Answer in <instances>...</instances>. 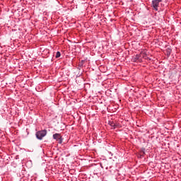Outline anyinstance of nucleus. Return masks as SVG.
Returning a JSON list of instances; mask_svg holds the SVG:
<instances>
[{
  "label": "nucleus",
  "instance_id": "nucleus-1",
  "mask_svg": "<svg viewBox=\"0 0 181 181\" xmlns=\"http://www.w3.org/2000/svg\"><path fill=\"white\" fill-rule=\"evenodd\" d=\"M46 135H47V130L46 129L40 130L35 133L37 139H39L40 141H42V139H43Z\"/></svg>",
  "mask_w": 181,
  "mask_h": 181
},
{
  "label": "nucleus",
  "instance_id": "nucleus-2",
  "mask_svg": "<svg viewBox=\"0 0 181 181\" xmlns=\"http://www.w3.org/2000/svg\"><path fill=\"white\" fill-rule=\"evenodd\" d=\"M160 2H162V0H152L151 8H153V9L156 11V12H158V11H159L158 8H159V4H160Z\"/></svg>",
  "mask_w": 181,
  "mask_h": 181
},
{
  "label": "nucleus",
  "instance_id": "nucleus-3",
  "mask_svg": "<svg viewBox=\"0 0 181 181\" xmlns=\"http://www.w3.org/2000/svg\"><path fill=\"white\" fill-rule=\"evenodd\" d=\"M132 61L134 63H142V58L139 54L135 55L132 57Z\"/></svg>",
  "mask_w": 181,
  "mask_h": 181
},
{
  "label": "nucleus",
  "instance_id": "nucleus-4",
  "mask_svg": "<svg viewBox=\"0 0 181 181\" xmlns=\"http://www.w3.org/2000/svg\"><path fill=\"white\" fill-rule=\"evenodd\" d=\"M53 139H55L56 141H59V139L62 138V134L59 133L54 134L52 136Z\"/></svg>",
  "mask_w": 181,
  "mask_h": 181
},
{
  "label": "nucleus",
  "instance_id": "nucleus-5",
  "mask_svg": "<svg viewBox=\"0 0 181 181\" xmlns=\"http://www.w3.org/2000/svg\"><path fill=\"white\" fill-rule=\"evenodd\" d=\"M83 66H84V60H81L78 65V70H81V68L83 67Z\"/></svg>",
  "mask_w": 181,
  "mask_h": 181
},
{
  "label": "nucleus",
  "instance_id": "nucleus-6",
  "mask_svg": "<svg viewBox=\"0 0 181 181\" xmlns=\"http://www.w3.org/2000/svg\"><path fill=\"white\" fill-rule=\"evenodd\" d=\"M165 53H166V55L168 56V57H169L170 56V53H172V49L170 48H167L166 50H165Z\"/></svg>",
  "mask_w": 181,
  "mask_h": 181
},
{
  "label": "nucleus",
  "instance_id": "nucleus-7",
  "mask_svg": "<svg viewBox=\"0 0 181 181\" xmlns=\"http://www.w3.org/2000/svg\"><path fill=\"white\" fill-rule=\"evenodd\" d=\"M60 56H62V54L60 53V52H57V53H56V56H55V57H56V59H59V57H60Z\"/></svg>",
  "mask_w": 181,
  "mask_h": 181
},
{
  "label": "nucleus",
  "instance_id": "nucleus-8",
  "mask_svg": "<svg viewBox=\"0 0 181 181\" xmlns=\"http://www.w3.org/2000/svg\"><path fill=\"white\" fill-rule=\"evenodd\" d=\"M58 143H59V144H63V138H62V137H60V138L58 139Z\"/></svg>",
  "mask_w": 181,
  "mask_h": 181
},
{
  "label": "nucleus",
  "instance_id": "nucleus-9",
  "mask_svg": "<svg viewBox=\"0 0 181 181\" xmlns=\"http://www.w3.org/2000/svg\"><path fill=\"white\" fill-rule=\"evenodd\" d=\"M144 59H145L146 60H148V61H151V58H149V57H148V56H146V55H144Z\"/></svg>",
  "mask_w": 181,
  "mask_h": 181
},
{
  "label": "nucleus",
  "instance_id": "nucleus-10",
  "mask_svg": "<svg viewBox=\"0 0 181 181\" xmlns=\"http://www.w3.org/2000/svg\"><path fill=\"white\" fill-rule=\"evenodd\" d=\"M110 125L111 127H114V128H115V124L114 123H111Z\"/></svg>",
  "mask_w": 181,
  "mask_h": 181
},
{
  "label": "nucleus",
  "instance_id": "nucleus-11",
  "mask_svg": "<svg viewBox=\"0 0 181 181\" xmlns=\"http://www.w3.org/2000/svg\"><path fill=\"white\" fill-rule=\"evenodd\" d=\"M100 167L102 168V169H103V164L100 163Z\"/></svg>",
  "mask_w": 181,
  "mask_h": 181
},
{
  "label": "nucleus",
  "instance_id": "nucleus-12",
  "mask_svg": "<svg viewBox=\"0 0 181 181\" xmlns=\"http://www.w3.org/2000/svg\"><path fill=\"white\" fill-rule=\"evenodd\" d=\"M110 155L112 156V153L111 152H110Z\"/></svg>",
  "mask_w": 181,
  "mask_h": 181
},
{
  "label": "nucleus",
  "instance_id": "nucleus-13",
  "mask_svg": "<svg viewBox=\"0 0 181 181\" xmlns=\"http://www.w3.org/2000/svg\"><path fill=\"white\" fill-rule=\"evenodd\" d=\"M81 74H83V73H81L79 76H81Z\"/></svg>",
  "mask_w": 181,
  "mask_h": 181
}]
</instances>
